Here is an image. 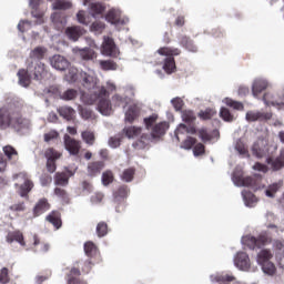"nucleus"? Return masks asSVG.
Instances as JSON below:
<instances>
[{"label": "nucleus", "mask_w": 284, "mask_h": 284, "mask_svg": "<svg viewBox=\"0 0 284 284\" xmlns=\"http://www.w3.org/2000/svg\"><path fill=\"white\" fill-rule=\"evenodd\" d=\"M79 112H80V116L82 119H84V121H88L89 119H92V116L94 115V113L92 112V110H90L89 108L87 106H80L79 109Z\"/></svg>", "instance_id": "obj_62"}, {"label": "nucleus", "mask_w": 284, "mask_h": 284, "mask_svg": "<svg viewBox=\"0 0 284 284\" xmlns=\"http://www.w3.org/2000/svg\"><path fill=\"white\" fill-rule=\"evenodd\" d=\"M139 114H141V109L136 104H132L125 112L124 121L126 123H134L136 119H139Z\"/></svg>", "instance_id": "obj_24"}, {"label": "nucleus", "mask_w": 284, "mask_h": 284, "mask_svg": "<svg viewBox=\"0 0 284 284\" xmlns=\"http://www.w3.org/2000/svg\"><path fill=\"white\" fill-rule=\"evenodd\" d=\"M54 183L55 185H61L62 187H65L68 183H70V175L65 172H58L54 175Z\"/></svg>", "instance_id": "obj_34"}, {"label": "nucleus", "mask_w": 284, "mask_h": 284, "mask_svg": "<svg viewBox=\"0 0 284 284\" xmlns=\"http://www.w3.org/2000/svg\"><path fill=\"white\" fill-rule=\"evenodd\" d=\"M181 47L185 48L189 52H199V48L194 44V41L190 39L187 36L182 37Z\"/></svg>", "instance_id": "obj_33"}, {"label": "nucleus", "mask_w": 284, "mask_h": 284, "mask_svg": "<svg viewBox=\"0 0 284 284\" xmlns=\"http://www.w3.org/2000/svg\"><path fill=\"white\" fill-rule=\"evenodd\" d=\"M220 116H221V119H223V121H226L229 123H232V121H234V116H233L232 112H230V109H227V108H222L220 110Z\"/></svg>", "instance_id": "obj_56"}, {"label": "nucleus", "mask_w": 284, "mask_h": 284, "mask_svg": "<svg viewBox=\"0 0 284 284\" xmlns=\"http://www.w3.org/2000/svg\"><path fill=\"white\" fill-rule=\"evenodd\" d=\"M112 102L115 108H121V105H123V108H128V97L114 94L112 97Z\"/></svg>", "instance_id": "obj_47"}, {"label": "nucleus", "mask_w": 284, "mask_h": 284, "mask_svg": "<svg viewBox=\"0 0 284 284\" xmlns=\"http://www.w3.org/2000/svg\"><path fill=\"white\" fill-rule=\"evenodd\" d=\"M92 265H94L92 263V260H87V261H79L77 262V270H81L82 274H90V272L92 271Z\"/></svg>", "instance_id": "obj_35"}, {"label": "nucleus", "mask_w": 284, "mask_h": 284, "mask_svg": "<svg viewBox=\"0 0 284 284\" xmlns=\"http://www.w3.org/2000/svg\"><path fill=\"white\" fill-rule=\"evenodd\" d=\"M2 151L10 163H17L19 161V152L12 145L3 146Z\"/></svg>", "instance_id": "obj_28"}, {"label": "nucleus", "mask_w": 284, "mask_h": 284, "mask_svg": "<svg viewBox=\"0 0 284 284\" xmlns=\"http://www.w3.org/2000/svg\"><path fill=\"white\" fill-rule=\"evenodd\" d=\"M52 23L55 29L59 31L63 30L68 24V20L65 19V13L63 12H55L51 16Z\"/></svg>", "instance_id": "obj_23"}, {"label": "nucleus", "mask_w": 284, "mask_h": 284, "mask_svg": "<svg viewBox=\"0 0 284 284\" xmlns=\"http://www.w3.org/2000/svg\"><path fill=\"white\" fill-rule=\"evenodd\" d=\"M272 119V113L271 112H254V111H248L246 113V121L248 122H254V121H270Z\"/></svg>", "instance_id": "obj_18"}, {"label": "nucleus", "mask_w": 284, "mask_h": 284, "mask_svg": "<svg viewBox=\"0 0 284 284\" xmlns=\"http://www.w3.org/2000/svg\"><path fill=\"white\" fill-rule=\"evenodd\" d=\"M84 253L89 258H94V256L99 254V248L97 247V244L89 241L84 243Z\"/></svg>", "instance_id": "obj_36"}, {"label": "nucleus", "mask_w": 284, "mask_h": 284, "mask_svg": "<svg viewBox=\"0 0 284 284\" xmlns=\"http://www.w3.org/2000/svg\"><path fill=\"white\" fill-rule=\"evenodd\" d=\"M264 274H268V276H274L276 274V266L272 262H265L264 264H260Z\"/></svg>", "instance_id": "obj_50"}, {"label": "nucleus", "mask_w": 284, "mask_h": 284, "mask_svg": "<svg viewBox=\"0 0 284 284\" xmlns=\"http://www.w3.org/2000/svg\"><path fill=\"white\" fill-rule=\"evenodd\" d=\"M225 104L229 108H233V110H244V108H245L242 102L234 101V100H232L230 98L225 99Z\"/></svg>", "instance_id": "obj_60"}, {"label": "nucleus", "mask_w": 284, "mask_h": 284, "mask_svg": "<svg viewBox=\"0 0 284 284\" xmlns=\"http://www.w3.org/2000/svg\"><path fill=\"white\" fill-rule=\"evenodd\" d=\"M158 120H159L158 114H152L149 118H144V125L146 130H152L154 123H156Z\"/></svg>", "instance_id": "obj_61"}, {"label": "nucleus", "mask_w": 284, "mask_h": 284, "mask_svg": "<svg viewBox=\"0 0 284 284\" xmlns=\"http://www.w3.org/2000/svg\"><path fill=\"white\" fill-rule=\"evenodd\" d=\"M30 125H32L30 119L24 118L23 114H21V109L16 106L13 111L11 128H13V130H17L18 132H21V130L30 129Z\"/></svg>", "instance_id": "obj_4"}, {"label": "nucleus", "mask_w": 284, "mask_h": 284, "mask_svg": "<svg viewBox=\"0 0 284 284\" xmlns=\"http://www.w3.org/2000/svg\"><path fill=\"white\" fill-rule=\"evenodd\" d=\"M47 221L55 227V230H60L61 225H63V222L61 221V213L57 211H52L48 216Z\"/></svg>", "instance_id": "obj_30"}, {"label": "nucleus", "mask_w": 284, "mask_h": 284, "mask_svg": "<svg viewBox=\"0 0 284 284\" xmlns=\"http://www.w3.org/2000/svg\"><path fill=\"white\" fill-rule=\"evenodd\" d=\"M51 205L50 202H48V199L42 197L40 199L34 207H33V216H41V214H45V212H48V210H50Z\"/></svg>", "instance_id": "obj_17"}, {"label": "nucleus", "mask_w": 284, "mask_h": 284, "mask_svg": "<svg viewBox=\"0 0 284 284\" xmlns=\"http://www.w3.org/2000/svg\"><path fill=\"white\" fill-rule=\"evenodd\" d=\"M53 10H70L72 8V2L69 0H55L52 3Z\"/></svg>", "instance_id": "obj_43"}, {"label": "nucleus", "mask_w": 284, "mask_h": 284, "mask_svg": "<svg viewBox=\"0 0 284 284\" xmlns=\"http://www.w3.org/2000/svg\"><path fill=\"white\" fill-rule=\"evenodd\" d=\"M100 68L101 70H104V72H108L110 70H118L119 64H116V62L113 60H101Z\"/></svg>", "instance_id": "obj_46"}, {"label": "nucleus", "mask_w": 284, "mask_h": 284, "mask_svg": "<svg viewBox=\"0 0 284 284\" xmlns=\"http://www.w3.org/2000/svg\"><path fill=\"white\" fill-rule=\"evenodd\" d=\"M74 54H77V57H80V59L82 61H94V59H97V52L89 47L85 48H74L73 49Z\"/></svg>", "instance_id": "obj_12"}, {"label": "nucleus", "mask_w": 284, "mask_h": 284, "mask_svg": "<svg viewBox=\"0 0 284 284\" xmlns=\"http://www.w3.org/2000/svg\"><path fill=\"white\" fill-rule=\"evenodd\" d=\"M16 108L17 105L14 104H8L0 109V130H8V128H12Z\"/></svg>", "instance_id": "obj_3"}, {"label": "nucleus", "mask_w": 284, "mask_h": 284, "mask_svg": "<svg viewBox=\"0 0 284 284\" xmlns=\"http://www.w3.org/2000/svg\"><path fill=\"white\" fill-rule=\"evenodd\" d=\"M105 21L112 23V26H125L128 19L121 17V10L110 9L105 14Z\"/></svg>", "instance_id": "obj_8"}, {"label": "nucleus", "mask_w": 284, "mask_h": 284, "mask_svg": "<svg viewBox=\"0 0 284 284\" xmlns=\"http://www.w3.org/2000/svg\"><path fill=\"white\" fill-rule=\"evenodd\" d=\"M17 77L18 83L22 88H29L32 83V77L30 75V70H28V67L27 69H19Z\"/></svg>", "instance_id": "obj_15"}, {"label": "nucleus", "mask_w": 284, "mask_h": 284, "mask_svg": "<svg viewBox=\"0 0 284 284\" xmlns=\"http://www.w3.org/2000/svg\"><path fill=\"white\" fill-rule=\"evenodd\" d=\"M31 247L36 252H48L50 250V245L45 242H41V239H39V235L32 234L30 239Z\"/></svg>", "instance_id": "obj_19"}, {"label": "nucleus", "mask_w": 284, "mask_h": 284, "mask_svg": "<svg viewBox=\"0 0 284 284\" xmlns=\"http://www.w3.org/2000/svg\"><path fill=\"white\" fill-rule=\"evenodd\" d=\"M243 244L250 247V250H256L257 244H256V237L252 235H246L242 239Z\"/></svg>", "instance_id": "obj_53"}, {"label": "nucleus", "mask_w": 284, "mask_h": 284, "mask_svg": "<svg viewBox=\"0 0 284 284\" xmlns=\"http://www.w3.org/2000/svg\"><path fill=\"white\" fill-rule=\"evenodd\" d=\"M50 64L54 68V70H60L63 72L70 68V61L65 59L63 55L55 54L50 58Z\"/></svg>", "instance_id": "obj_13"}, {"label": "nucleus", "mask_w": 284, "mask_h": 284, "mask_svg": "<svg viewBox=\"0 0 284 284\" xmlns=\"http://www.w3.org/2000/svg\"><path fill=\"white\" fill-rule=\"evenodd\" d=\"M81 276V271L77 267H72L67 274V284H88V282L79 278Z\"/></svg>", "instance_id": "obj_22"}, {"label": "nucleus", "mask_w": 284, "mask_h": 284, "mask_svg": "<svg viewBox=\"0 0 284 284\" xmlns=\"http://www.w3.org/2000/svg\"><path fill=\"white\" fill-rule=\"evenodd\" d=\"M18 176H22V179H24V183L20 185V196H26L27 194H30L32 187H34V183L28 179V173H19Z\"/></svg>", "instance_id": "obj_21"}, {"label": "nucleus", "mask_w": 284, "mask_h": 284, "mask_svg": "<svg viewBox=\"0 0 284 284\" xmlns=\"http://www.w3.org/2000/svg\"><path fill=\"white\" fill-rule=\"evenodd\" d=\"M78 72L79 70H77V68L74 67L69 68L68 73L65 74L67 81H69L70 83H74V81L79 79Z\"/></svg>", "instance_id": "obj_55"}, {"label": "nucleus", "mask_w": 284, "mask_h": 284, "mask_svg": "<svg viewBox=\"0 0 284 284\" xmlns=\"http://www.w3.org/2000/svg\"><path fill=\"white\" fill-rule=\"evenodd\" d=\"M45 57V49L42 47L34 48L30 53L31 61H41Z\"/></svg>", "instance_id": "obj_42"}, {"label": "nucleus", "mask_w": 284, "mask_h": 284, "mask_svg": "<svg viewBox=\"0 0 284 284\" xmlns=\"http://www.w3.org/2000/svg\"><path fill=\"white\" fill-rule=\"evenodd\" d=\"M58 113L60 116H62V119H65V121H73L77 111H74L72 106H60L58 109Z\"/></svg>", "instance_id": "obj_29"}, {"label": "nucleus", "mask_w": 284, "mask_h": 284, "mask_svg": "<svg viewBox=\"0 0 284 284\" xmlns=\"http://www.w3.org/2000/svg\"><path fill=\"white\" fill-rule=\"evenodd\" d=\"M197 134L203 143H207V141L212 140V134H210V132L205 128L199 129Z\"/></svg>", "instance_id": "obj_59"}, {"label": "nucleus", "mask_w": 284, "mask_h": 284, "mask_svg": "<svg viewBox=\"0 0 284 284\" xmlns=\"http://www.w3.org/2000/svg\"><path fill=\"white\" fill-rule=\"evenodd\" d=\"M54 194L58 196V199H61V201H64V203H68L70 201V196L68 195V191L61 187L54 189Z\"/></svg>", "instance_id": "obj_57"}, {"label": "nucleus", "mask_w": 284, "mask_h": 284, "mask_svg": "<svg viewBox=\"0 0 284 284\" xmlns=\"http://www.w3.org/2000/svg\"><path fill=\"white\" fill-rule=\"evenodd\" d=\"M270 243H272V237L267 234V232H263L256 237V244L258 250H261V247H264V245H270Z\"/></svg>", "instance_id": "obj_37"}, {"label": "nucleus", "mask_w": 284, "mask_h": 284, "mask_svg": "<svg viewBox=\"0 0 284 284\" xmlns=\"http://www.w3.org/2000/svg\"><path fill=\"white\" fill-rule=\"evenodd\" d=\"M170 130V124L168 122H160L151 128V139L153 141H161L162 136Z\"/></svg>", "instance_id": "obj_9"}, {"label": "nucleus", "mask_w": 284, "mask_h": 284, "mask_svg": "<svg viewBox=\"0 0 284 284\" xmlns=\"http://www.w3.org/2000/svg\"><path fill=\"white\" fill-rule=\"evenodd\" d=\"M90 11L92 17H97L98 14H103L105 12V6L101 2H93L90 4Z\"/></svg>", "instance_id": "obj_45"}, {"label": "nucleus", "mask_w": 284, "mask_h": 284, "mask_svg": "<svg viewBox=\"0 0 284 284\" xmlns=\"http://www.w3.org/2000/svg\"><path fill=\"white\" fill-rule=\"evenodd\" d=\"M273 257L272 255V251L265 248L262 250L258 254H257V263L258 265H263L265 263H268L270 260Z\"/></svg>", "instance_id": "obj_38"}, {"label": "nucleus", "mask_w": 284, "mask_h": 284, "mask_svg": "<svg viewBox=\"0 0 284 284\" xmlns=\"http://www.w3.org/2000/svg\"><path fill=\"white\" fill-rule=\"evenodd\" d=\"M134 174H136V169L129 168L122 172L121 179L124 183H132V181H134Z\"/></svg>", "instance_id": "obj_41"}, {"label": "nucleus", "mask_w": 284, "mask_h": 284, "mask_svg": "<svg viewBox=\"0 0 284 284\" xmlns=\"http://www.w3.org/2000/svg\"><path fill=\"white\" fill-rule=\"evenodd\" d=\"M233 182L235 183V185H239L241 187H252V185L256 183V181L253 180L252 176L243 178L236 174L233 175Z\"/></svg>", "instance_id": "obj_25"}, {"label": "nucleus", "mask_w": 284, "mask_h": 284, "mask_svg": "<svg viewBox=\"0 0 284 284\" xmlns=\"http://www.w3.org/2000/svg\"><path fill=\"white\" fill-rule=\"evenodd\" d=\"M267 90V81L265 80H255L252 85V94L255 99H258V94Z\"/></svg>", "instance_id": "obj_27"}, {"label": "nucleus", "mask_w": 284, "mask_h": 284, "mask_svg": "<svg viewBox=\"0 0 284 284\" xmlns=\"http://www.w3.org/2000/svg\"><path fill=\"white\" fill-rule=\"evenodd\" d=\"M267 152H270V149L267 148V141L264 139L257 140L252 146L253 156L257 159H263V156H266Z\"/></svg>", "instance_id": "obj_11"}, {"label": "nucleus", "mask_w": 284, "mask_h": 284, "mask_svg": "<svg viewBox=\"0 0 284 284\" xmlns=\"http://www.w3.org/2000/svg\"><path fill=\"white\" fill-rule=\"evenodd\" d=\"M103 168H105V162L103 161L90 162L87 166L88 176H99L103 172Z\"/></svg>", "instance_id": "obj_14"}, {"label": "nucleus", "mask_w": 284, "mask_h": 284, "mask_svg": "<svg viewBox=\"0 0 284 284\" xmlns=\"http://www.w3.org/2000/svg\"><path fill=\"white\" fill-rule=\"evenodd\" d=\"M77 97H79V91L74 89H68L62 94H60V99H62V101H74Z\"/></svg>", "instance_id": "obj_48"}, {"label": "nucleus", "mask_w": 284, "mask_h": 284, "mask_svg": "<svg viewBox=\"0 0 284 284\" xmlns=\"http://www.w3.org/2000/svg\"><path fill=\"white\" fill-rule=\"evenodd\" d=\"M64 148L71 156H79L81 152V141L72 139L70 135H64Z\"/></svg>", "instance_id": "obj_7"}, {"label": "nucleus", "mask_w": 284, "mask_h": 284, "mask_svg": "<svg viewBox=\"0 0 284 284\" xmlns=\"http://www.w3.org/2000/svg\"><path fill=\"white\" fill-rule=\"evenodd\" d=\"M95 232L99 239H103V236H108V223L99 222L97 225Z\"/></svg>", "instance_id": "obj_52"}, {"label": "nucleus", "mask_w": 284, "mask_h": 284, "mask_svg": "<svg viewBox=\"0 0 284 284\" xmlns=\"http://www.w3.org/2000/svg\"><path fill=\"white\" fill-rule=\"evenodd\" d=\"M19 243L22 247H26V240L23 237V233L21 231L9 232L7 235L8 243Z\"/></svg>", "instance_id": "obj_26"}, {"label": "nucleus", "mask_w": 284, "mask_h": 284, "mask_svg": "<svg viewBox=\"0 0 284 284\" xmlns=\"http://www.w3.org/2000/svg\"><path fill=\"white\" fill-rule=\"evenodd\" d=\"M182 121L189 124L194 123V121H196V113L192 110L182 111Z\"/></svg>", "instance_id": "obj_49"}, {"label": "nucleus", "mask_w": 284, "mask_h": 284, "mask_svg": "<svg viewBox=\"0 0 284 284\" xmlns=\"http://www.w3.org/2000/svg\"><path fill=\"white\" fill-rule=\"evenodd\" d=\"M83 34H85V29L79 26L69 27L65 29V36L68 39H70V41H79Z\"/></svg>", "instance_id": "obj_16"}, {"label": "nucleus", "mask_w": 284, "mask_h": 284, "mask_svg": "<svg viewBox=\"0 0 284 284\" xmlns=\"http://www.w3.org/2000/svg\"><path fill=\"white\" fill-rule=\"evenodd\" d=\"M184 132H186V134H196V132H199L196 130V126L194 125H186V124H180L178 128V134H183Z\"/></svg>", "instance_id": "obj_51"}, {"label": "nucleus", "mask_w": 284, "mask_h": 284, "mask_svg": "<svg viewBox=\"0 0 284 284\" xmlns=\"http://www.w3.org/2000/svg\"><path fill=\"white\" fill-rule=\"evenodd\" d=\"M196 143V138L187 136L183 142H182V148L184 150H192L194 148V144Z\"/></svg>", "instance_id": "obj_64"}, {"label": "nucleus", "mask_w": 284, "mask_h": 284, "mask_svg": "<svg viewBox=\"0 0 284 284\" xmlns=\"http://www.w3.org/2000/svg\"><path fill=\"white\" fill-rule=\"evenodd\" d=\"M234 265L242 272H247L251 267L250 255L245 252H237L234 257Z\"/></svg>", "instance_id": "obj_10"}, {"label": "nucleus", "mask_w": 284, "mask_h": 284, "mask_svg": "<svg viewBox=\"0 0 284 284\" xmlns=\"http://www.w3.org/2000/svg\"><path fill=\"white\" fill-rule=\"evenodd\" d=\"M44 156L47 159L48 172H50V174H54V172H57V159H61V153L52 148H49L45 150Z\"/></svg>", "instance_id": "obj_6"}, {"label": "nucleus", "mask_w": 284, "mask_h": 284, "mask_svg": "<svg viewBox=\"0 0 284 284\" xmlns=\"http://www.w3.org/2000/svg\"><path fill=\"white\" fill-rule=\"evenodd\" d=\"M30 74L33 75V79L36 81H41L43 77H45L47 72L45 71V64L42 63L41 61L32 60L28 63L27 65Z\"/></svg>", "instance_id": "obj_5"}, {"label": "nucleus", "mask_w": 284, "mask_h": 284, "mask_svg": "<svg viewBox=\"0 0 284 284\" xmlns=\"http://www.w3.org/2000/svg\"><path fill=\"white\" fill-rule=\"evenodd\" d=\"M156 52L160 57H166L162 67L164 72L166 74H174V72H176V61L174 60V57H179V54H181V49L161 47Z\"/></svg>", "instance_id": "obj_1"}, {"label": "nucleus", "mask_w": 284, "mask_h": 284, "mask_svg": "<svg viewBox=\"0 0 284 284\" xmlns=\"http://www.w3.org/2000/svg\"><path fill=\"white\" fill-rule=\"evenodd\" d=\"M114 181V174L112 171H105L102 173V183L103 185H110V183H113Z\"/></svg>", "instance_id": "obj_63"}, {"label": "nucleus", "mask_w": 284, "mask_h": 284, "mask_svg": "<svg viewBox=\"0 0 284 284\" xmlns=\"http://www.w3.org/2000/svg\"><path fill=\"white\" fill-rule=\"evenodd\" d=\"M266 163L272 166V170H274V172H278V170H282V168H284V156L280 155L275 159L268 158L266 160Z\"/></svg>", "instance_id": "obj_32"}, {"label": "nucleus", "mask_w": 284, "mask_h": 284, "mask_svg": "<svg viewBox=\"0 0 284 284\" xmlns=\"http://www.w3.org/2000/svg\"><path fill=\"white\" fill-rule=\"evenodd\" d=\"M283 187V180H278L275 183H272L267 186L265 190V195L268 196V199H274L276 196V192Z\"/></svg>", "instance_id": "obj_31"}, {"label": "nucleus", "mask_w": 284, "mask_h": 284, "mask_svg": "<svg viewBox=\"0 0 284 284\" xmlns=\"http://www.w3.org/2000/svg\"><path fill=\"white\" fill-rule=\"evenodd\" d=\"M143 129L141 126H128L123 129V133L128 139H134L135 136H139Z\"/></svg>", "instance_id": "obj_39"}, {"label": "nucleus", "mask_w": 284, "mask_h": 284, "mask_svg": "<svg viewBox=\"0 0 284 284\" xmlns=\"http://www.w3.org/2000/svg\"><path fill=\"white\" fill-rule=\"evenodd\" d=\"M102 52L103 54H106V57H114V54H116V44L114 43V39L110 37L104 38Z\"/></svg>", "instance_id": "obj_20"}, {"label": "nucleus", "mask_w": 284, "mask_h": 284, "mask_svg": "<svg viewBox=\"0 0 284 284\" xmlns=\"http://www.w3.org/2000/svg\"><path fill=\"white\" fill-rule=\"evenodd\" d=\"M10 283V270L8 267H2L0 270V284Z\"/></svg>", "instance_id": "obj_58"}, {"label": "nucleus", "mask_w": 284, "mask_h": 284, "mask_svg": "<svg viewBox=\"0 0 284 284\" xmlns=\"http://www.w3.org/2000/svg\"><path fill=\"white\" fill-rule=\"evenodd\" d=\"M105 30V23L101 21H95L90 26V31L95 32V34H102Z\"/></svg>", "instance_id": "obj_54"}, {"label": "nucleus", "mask_w": 284, "mask_h": 284, "mask_svg": "<svg viewBox=\"0 0 284 284\" xmlns=\"http://www.w3.org/2000/svg\"><path fill=\"white\" fill-rule=\"evenodd\" d=\"M81 136L87 145H94V142L97 141V135H94V132L90 130L83 131Z\"/></svg>", "instance_id": "obj_44"}, {"label": "nucleus", "mask_w": 284, "mask_h": 284, "mask_svg": "<svg viewBox=\"0 0 284 284\" xmlns=\"http://www.w3.org/2000/svg\"><path fill=\"white\" fill-rule=\"evenodd\" d=\"M199 119H201V121H210L211 119H214V116H216V110L214 109H205L204 111L201 110L197 113Z\"/></svg>", "instance_id": "obj_40"}, {"label": "nucleus", "mask_w": 284, "mask_h": 284, "mask_svg": "<svg viewBox=\"0 0 284 284\" xmlns=\"http://www.w3.org/2000/svg\"><path fill=\"white\" fill-rule=\"evenodd\" d=\"M94 101L98 102V110L104 116L112 114V103L110 102V92L105 87H101L98 92L94 93Z\"/></svg>", "instance_id": "obj_2"}]
</instances>
